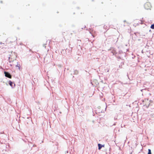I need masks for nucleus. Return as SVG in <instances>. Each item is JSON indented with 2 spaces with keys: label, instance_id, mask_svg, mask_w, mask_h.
<instances>
[{
  "label": "nucleus",
  "instance_id": "20e7f679",
  "mask_svg": "<svg viewBox=\"0 0 154 154\" xmlns=\"http://www.w3.org/2000/svg\"><path fill=\"white\" fill-rule=\"evenodd\" d=\"M9 84L12 87L13 84H14V83L13 82H11V81H10L9 82ZM14 85H15V84H14Z\"/></svg>",
  "mask_w": 154,
  "mask_h": 154
},
{
  "label": "nucleus",
  "instance_id": "7ed1b4c3",
  "mask_svg": "<svg viewBox=\"0 0 154 154\" xmlns=\"http://www.w3.org/2000/svg\"><path fill=\"white\" fill-rule=\"evenodd\" d=\"M4 74L6 77L9 78H11V76L9 72H4Z\"/></svg>",
  "mask_w": 154,
  "mask_h": 154
},
{
  "label": "nucleus",
  "instance_id": "423d86ee",
  "mask_svg": "<svg viewBox=\"0 0 154 154\" xmlns=\"http://www.w3.org/2000/svg\"><path fill=\"white\" fill-rule=\"evenodd\" d=\"M12 38H9V40L11 42H14L15 41V39H14V40H12Z\"/></svg>",
  "mask_w": 154,
  "mask_h": 154
},
{
  "label": "nucleus",
  "instance_id": "39448f33",
  "mask_svg": "<svg viewBox=\"0 0 154 154\" xmlns=\"http://www.w3.org/2000/svg\"><path fill=\"white\" fill-rule=\"evenodd\" d=\"M98 149H100L102 147V145H101L100 144H98Z\"/></svg>",
  "mask_w": 154,
  "mask_h": 154
},
{
  "label": "nucleus",
  "instance_id": "6e6552de",
  "mask_svg": "<svg viewBox=\"0 0 154 154\" xmlns=\"http://www.w3.org/2000/svg\"><path fill=\"white\" fill-rule=\"evenodd\" d=\"M148 154H151V151L150 149H148Z\"/></svg>",
  "mask_w": 154,
  "mask_h": 154
},
{
  "label": "nucleus",
  "instance_id": "f03ea898",
  "mask_svg": "<svg viewBox=\"0 0 154 154\" xmlns=\"http://www.w3.org/2000/svg\"><path fill=\"white\" fill-rule=\"evenodd\" d=\"M12 55H10V57H9V59L10 60L11 59V61H13L16 59V55L14 53L13 54H12Z\"/></svg>",
  "mask_w": 154,
  "mask_h": 154
},
{
  "label": "nucleus",
  "instance_id": "f257e3e1",
  "mask_svg": "<svg viewBox=\"0 0 154 154\" xmlns=\"http://www.w3.org/2000/svg\"><path fill=\"white\" fill-rule=\"evenodd\" d=\"M144 7L146 10H150L152 7L150 3L149 2H146L144 5Z\"/></svg>",
  "mask_w": 154,
  "mask_h": 154
},
{
  "label": "nucleus",
  "instance_id": "1a4fd4ad",
  "mask_svg": "<svg viewBox=\"0 0 154 154\" xmlns=\"http://www.w3.org/2000/svg\"><path fill=\"white\" fill-rule=\"evenodd\" d=\"M17 66H18V67H19V66H17Z\"/></svg>",
  "mask_w": 154,
  "mask_h": 154
},
{
  "label": "nucleus",
  "instance_id": "0eeeda50",
  "mask_svg": "<svg viewBox=\"0 0 154 154\" xmlns=\"http://www.w3.org/2000/svg\"><path fill=\"white\" fill-rule=\"evenodd\" d=\"M150 28L152 29H154V24L152 25Z\"/></svg>",
  "mask_w": 154,
  "mask_h": 154
}]
</instances>
